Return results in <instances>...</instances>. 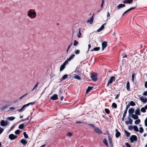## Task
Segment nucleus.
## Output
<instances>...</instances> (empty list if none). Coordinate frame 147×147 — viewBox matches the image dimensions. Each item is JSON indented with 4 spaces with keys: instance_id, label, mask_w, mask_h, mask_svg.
Returning <instances> with one entry per match:
<instances>
[{
    "instance_id": "1",
    "label": "nucleus",
    "mask_w": 147,
    "mask_h": 147,
    "mask_svg": "<svg viewBox=\"0 0 147 147\" xmlns=\"http://www.w3.org/2000/svg\"><path fill=\"white\" fill-rule=\"evenodd\" d=\"M27 16L31 19L35 18L36 16V13L34 10L30 9L27 12Z\"/></svg>"
},
{
    "instance_id": "2",
    "label": "nucleus",
    "mask_w": 147,
    "mask_h": 147,
    "mask_svg": "<svg viewBox=\"0 0 147 147\" xmlns=\"http://www.w3.org/2000/svg\"><path fill=\"white\" fill-rule=\"evenodd\" d=\"M34 102H32L28 103L26 105H24L20 109H19L18 111L19 112H22L25 110L26 107H28L30 105H33L34 104Z\"/></svg>"
},
{
    "instance_id": "3",
    "label": "nucleus",
    "mask_w": 147,
    "mask_h": 147,
    "mask_svg": "<svg viewBox=\"0 0 147 147\" xmlns=\"http://www.w3.org/2000/svg\"><path fill=\"white\" fill-rule=\"evenodd\" d=\"M90 78L94 82H96L97 80V75L95 73H92L90 74Z\"/></svg>"
},
{
    "instance_id": "4",
    "label": "nucleus",
    "mask_w": 147,
    "mask_h": 147,
    "mask_svg": "<svg viewBox=\"0 0 147 147\" xmlns=\"http://www.w3.org/2000/svg\"><path fill=\"white\" fill-rule=\"evenodd\" d=\"M129 140L131 143H133L134 141L136 142L137 141V138L136 136L132 135L130 137Z\"/></svg>"
},
{
    "instance_id": "5",
    "label": "nucleus",
    "mask_w": 147,
    "mask_h": 147,
    "mask_svg": "<svg viewBox=\"0 0 147 147\" xmlns=\"http://www.w3.org/2000/svg\"><path fill=\"white\" fill-rule=\"evenodd\" d=\"M115 79V77L114 76H112L110 78L107 84V86H108L109 84H112L113 81H114Z\"/></svg>"
},
{
    "instance_id": "6",
    "label": "nucleus",
    "mask_w": 147,
    "mask_h": 147,
    "mask_svg": "<svg viewBox=\"0 0 147 147\" xmlns=\"http://www.w3.org/2000/svg\"><path fill=\"white\" fill-rule=\"evenodd\" d=\"M94 131L95 132L98 134H101L102 133L101 130L98 127H95L94 129Z\"/></svg>"
},
{
    "instance_id": "7",
    "label": "nucleus",
    "mask_w": 147,
    "mask_h": 147,
    "mask_svg": "<svg viewBox=\"0 0 147 147\" xmlns=\"http://www.w3.org/2000/svg\"><path fill=\"white\" fill-rule=\"evenodd\" d=\"M9 137L11 140H13L17 138V136L14 135L13 134H11L9 135Z\"/></svg>"
},
{
    "instance_id": "8",
    "label": "nucleus",
    "mask_w": 147,
    "mask_h": 147,
    "mask_svg": "<svg viewBox=\"0 0 147 147\" xmlns=\"http://www.w3.org/2000/svg\"><path fill=\"white\" fill-rule=\"evenodd\" d=\"M134 109L133 108H130L129 109L128 111V113L129 114V115L128 117L131 116L132 115H133V113H134Z\"/></svg>"
},
{
    "instance_id": "9",
    "label": "nucleus",
    "mask_w": 147,
    "mask_h": 147,
    "mask_svg": "<svg viewBox=\"0 0 147 147\" xmlns=\"http://www.w3.org/2000/svg\"><path fill=\"white\" fill-rule=\"evenodd\" d=\"M8 125L7 121H5L4 120H2L1 122V126H5Z\"/></svg>"
},
{
    "instance_id": "10",
    "label": "nucleus",
    "mask_w": 147,
    "mask_h": 147,
    "mask_svg": "<svg viewBox=\"0 0 147 147\" xmlns=\"http://www.w3.org/2000/svg\"><path fill=\"white\" fill-rule=\"evenodd\" d=\"M129 121H125V124L126 125H128L129 124H132L133 120L131 119L130 117H128Z\"/></svg>"
},
{
    "instance_id": "11",
    "label": "nucleus",
    "mask_w": 147,
    "mask_h": 147,
    "mask_svg": "<svg viewBox=\"0 0 147 147\" xmlns=\"http://www.w3.org/2000/svg\"><path fill=\"white\" fill-rule=\"evenodd\" d=\"M107 42L106 41H104L102 43V49L103 50L105 49L107 46Z\"/></svg>"
},
{
    "instance_id": "12",
    "label": "nucleus",
    "mask_w": 147,
    "mask_h": 147,
    "mask_svg": "<svg viewBox=\"0 0 147 147\" xmlns=\"http://www.w3.org/2000/svg\"><path fill=\"white\" fill-rule=\"evenodd\" d=\"M115 131L116 132V134H115V136L116 138H118V137H119L120 135L121 134L120 132H119L118 130L117 129H116L115 130Z\"/></svg>"
},
{
    "instance_id": "13",
    "label": "nucleus",
    "mask_w": 147,
    "mask_h": 147,
    "mask_svg": "<svg viewBox=\"0 0 147 147\" xmlns=\"http://www.w3.org/2000/svg\"><path fill=\"white\" fill-rule=\"evenodd\" d=\"M133 0H125L123 1V3L124 4L131 3L133 1Z\"/></svg>"
},
{
    "instance_id": "14",
    "label": "nucleus",
    "mask_w": 147,
    "mask_h": 147,
    "mask_svg": "<svg viewBox=\"0 0 147 147\" xmlns=\"http://www.w3.org/2000/svg\"><path fill=\"white\" fill-rule=\"evenodd\" d=\"M51 99L53 100H55L58 99V96L56 94H54L50 98Z\"/></svg>"
},
{
    "instance_id": "15",
    "label": "nucleus",
    "mask_w": 147,
    "mask_h": 147,
    "mask_svg": "<svg viewBox=\"0 0 147 147\" xmlns=\"http://www.w3.org/2000/svg\"><path fill=\"white\" fill-rule=\"evenodd\" d=\"M106 24V23H105L103 24L101 27L97 30V31L98 32H100L101 31H102L105 28V25Z\"/></svg>"
},
{
    "instance_id": "16",
    "label": "nucleus",
    "mask_w": 147,
    "mask_h": 147,
    "mask_svg": "<svg viewBox=\"0 0 147 147\" xmlns=\"http://www.w3.org/2000/svg\"><path fill=\"white\" fill-rule=\"evenodd\" d=\"M125 5L124 4H120L117 7L118 9H119L121 8L125 7Z\"/></svg>"
},
{
    "instance_id": "17",
    "label": "nucleus",
    "mask_w": 147,
    "mask_h": 147,
    "mask_svg": "<svg viewBox=\"0 0 147 147\" xmlns=\"http://www.w3.org/2000/svg\"><path fill=\"white\" fill-rule=\"evenodd\" d=\"M93 17L92 16L91 18H90V19L88 20L87 21V22L89 23L90 24H92L93 22Z\"/></svg>"
},
{
    "instance_id": "18",
    "label": "nucleus",
    "mask_w": 147,
    "mask_h": 147,
    "mask_svg": "<svg viewBox=\"0 0 147 147\" xmlns=\"http://www.w3.org/2000/svg\"><path fill=\"white\" fill-rule=\"evenodd\" d=\"M135 113L137 115H141L139 109H136L135 111Z\"/></svg>"
},
{
    "instance_id": "19",
    "label": "nucleus",
    "mask_w": 147,
    "mask_h": 147,
    "mask_svg": "<svg viewBox=\"0 0 147 147\" xmlns=\"http://www.w3.org/2000/svg\"><path fill=\"white\" fill-rule=\"evenodd\" d=\"M108 140L109 144H110V145L111 146H112V144H113L112 142V138L110 136H108Z\"/></svg>"
},
{
    "instance_id": "20",
    "label": "nucleus",
    "mask_w": 147,
    "mask_h": 147,
    "mask_svg": "<svg viewBox=\"0 0 147 147\" xmlns=\"http://www.w3.org/2000/svg\"><path fill=\"white\" fill-rule=\"evenodd\" d=\"M140 99L144 103H146L147 102V99L146 98H144L142 97H140Z\"/></svg>"
},
{
    "instance_id": "21",
    "label": "nucleus",
    "mask_w": 147,
    "mask_h": 147,
    "mask_svg": "<svg viewBox=\"0 0 147 147\" xmlns=\"http://www.w3.org/2000/svg\"><path fill=\"white\" fill-rule=\"evenodd\" d=\"M131 117L134 119H138V117L137 115L135 114H133L131 116Z\"/></svg>"
},
{
    "instance_id": "22",
    "label": "nucleus",
    "mask_w": 147,
    "mask_h": 147,
    "mask_svg": "<svg viewBox=\"0 0 147 147\" xmlns=\"http://www.w3.org/2000/svg\"><path fill=\"white\" fill-rule=\"evenodd\" d=\"M82 29L81 28H79L78 29V33L77 35V36L79 38L81 37L82 34L81 33V30Z\"/></svg>"
},
{
    "instance_id": "23",
    "label": "nucleus",
    "mask_w": 147,
    "mask_h": 147,
    "mask_svg": "<svg viewBox=\"0 0 147 147\" xmlns=\"http://www.w3.org/2000/svg\"><path fill=\"white\" fill-rule=\"evenodd\" d=\"M126 88L128 91H130V84L129 82H127V83Z\"/></svg>"
},
{
    "instance_id": "24",
    "label": "nucleus",
    "mask_w": 147,
    "mask_h": 147,
    "mask_svg": "<svg viewBox=\"0 0 147 147\" xmlns=\"http://www.w3.org/2000/svg\"><path fill=\"white\" fill-rule=\"evenodd\" d=\"M24 127V124L23 123L20 125L18 126V128L20 129H23Z\"/></svg>"
},
{
    "instance_id": "25",
    "label": "nucleus",
    "mask_w": 147,
    "mask_h": 147,
    "mask_svg": "<svg viewBox=\"0 0 147 147\" xmlns=\"http://www.w3.org/2000/svg\"><path fill=\"white\" fill-rule=\"evenodd\" d=\"M65 66L64 64L62 65L60 68L59 70L60 71H62L65 68Z\"/></svg>"
},
{
    "instance_id": "26",
    "label": "nucleus",
    "mask_w": 147,
    "mask_h": 147,
    "mask_svg": "<svg viewBox=\"0 0 147 147\" xmlns=\"http://www.w3.org/2000/svg\"><path fill=\"white\" fill-rule=\"evenodd\" d=\"M74 56H75V55H74V54H73V55H71L69 57V58H68L67 59V60H68L69 61H70L74 57Z\"/></svg>"
},
{
    "instance_id": "27",
    "label": "nucleus",
    "mask_w": 147,
    "mask_h": 147,
    "mask_svg": "<svg viewBox=\"0 0 147 147\" xmlns=\"http://www.w3.org/2000/svg\"><path fill=\"white\" fill-rule=\"evenodd\" d=\"M92 88H93V87L88 86V87L87 89L86 90V93H88L89 92Z\"/></svg>"
},
{
    "instance_id": "28",
    "label": "nucleus",
    "mask_w": 147,
    "mask_h": 147,
    "mask_svg": "<svg viewBox=\"0 0 147 147\" xmlns=\"http://www.w3.org/2000/svg\"><path fill=\"white\" fill-rule=\"evenodd\" d=\"M21 143L22 144L24 145H25L27 143V142L24 139H22L20 141Z\"/></svg>"
},
{
    "instance_id": "29",
    "label": "nucleus",
    "mask_w": 147,
    "mask_h": 147,
    "mask_svg": "<svg viewBox=\"0 0 147 147\" xmlns=\"http://www.w3.org/2000/svg\"><path fill=\"white\" fill-rule=\"evenodd\" d=\"M67 75H64L61 79V80L62 81L67 78Z\"/></svg>"
},
{
    "instance_id": "30",
    "label": "nucleus",
    "mask_w": 147,
    "mask_h": 147,
    "mask_svg": "<svg viewBox=\"0 0 147 147\" xmlns=\"http://www.w3.org/2000/svg\"><path fill=\"white\" fill-rule=\"evenodd\" d=\"M100 49L99 47H95L93 49H92L91 50V51H98Z\"/></svg>"
},
{
    "instance_id": "31",
    "label": "nucleus",
    "mask_w": 147,
    "mask_h": 147,
    "mask_svg": "<svg viewBox=\"0 0 147 147\" xmlns=\"http://www.w3.org/2000/svg\"><path fill=\"white\" fill-rule=\"evenodd\" d=\"M140 122V119H137L135 121V124L136 125H138Z\"/></svg>"
},
{
    "instance_id": "32",
    "label": "nucleus",
    "mask_w": 147,
    "mask_h": 147,
    "mask_svg": "<svg viewBox=\"0 0 147 147\" xmlns=\"http://www.w3.org/2000/svg\"><path fill=\"white\" fill-rule=\"evenodd\" d=\"M103 142L104 144L107 146H108V144L107 142V140L105 139H104L103 140Z\"/></svg>"
},
{
    "instance_id": "33",
    "label": "nucleus",
    "mask_w": 147,
    "mask_h": 147,
    "mask_svg": "<svg viewBox=\"0 0 147 147\" xmlns=\"http://www.w3.org/2000/svg\"><path fill=\"white\" fill-rule=\"evenodd\" d=\"M129 104L130 105V106L131 105L132 106H135L136 105V104L135 102L132 101L130 102Z\"/></svg>"
},
{
    "instance_id": "34",
    "label": "nucleus",
    "mask_w": 147,
    "mask_h": 147,
    "mask_svg": "<svg viewBox=\"0 0 147 147\" xmlns=\"http://www.w3.org/2000/svg\"><path fill=\"white\" fill-rule=\"evenodd\" d=\"M133 129H134V130L138 132L139 131V130L137 126L136 125L134 126Z\"/></svg>"
},
{
    "instance_id": "35",
    "label": "nucleus",
    "mask_w": 147,
    "mask_h": 147,
    "mask_svg": "<svg viewBox=\"0 0 147 147\" xmlns=\"http://www.w3.org/2000/svg\"><path fill=\"white\" fill-rule=\"evenodd\" d=\"M15 118L14 117H9L7 118V119L9 121H12Z\"/></svg>"
},
{
    "instance_id": "36",
    "label": "nucleus",
    "mask_w": 147,
    "mask_h": 147,
    "mask_svg": "<svg viewBox=\"0 0 147 147\" xmlns=\"http://www.w3.org/2000/svg\"><path fill=\"white\" fill-rule=\"evenodd\" d=\"M39 83V82H38L36 84V85L34 86V87H33V88L32 89V91H33V90H35V89H36V88L37 87Z\"/></svg>"
},
{
    "instance_id": "37",
    "label": "nucleus",
    "mask_w": 147,
    "mask_h": 147,
    "mask_svg": "<svg viewBox=\"0 0 147 147\" xmlns=\"http://www.w3.org/2000/svg\"><path fill=\"white\" fill-rule=\"evenodd\" d=\"M112 107H113L115 109L117 108V105L115 102H113L112 103Z\"/></svg>"
},
{
    "instance_id": "38",
    "label": "nucleus",
    "mask_w": 147,
    "mask_h": 147,
    "mask_svg": "<svg viewBox=\"0 0 147 147\" xmlns=\"http://www.w3.org/2000/svg\"><path fill=\"white\" fill-rule=\"evenodd\" d=\"M125 132L127 137H128L130 136V134L129 132L125 130Z\"/></svg>"
},
{
    "instance_id": "39",
    "label": "nucleus",
    "mask_w": 147,
    "mask_h": 147,
    "mask_svg": "<svg viewBox=\"0 0 147 147\" xmlns=\"http://www.w3.org/2000/svg\"><path fill=\"white\" fill-rule=\"evenodd\" d=\"M78 44V42L76 40H74V41L73 45H74V46H76Z\"/></svg>"
},
{
    "instance_id": "40",
    "label": "nucleus",
    "mask_w": 147,
    "mask_h": 147,
    "mask_svg": "<svg viewBox=\"0 0 147 147\" xmlns=\"http://www.w3.org/2000/svg\"><path fill=\"white\" fill-rule=\"evenodd\" d=\"M105 112L107 114H109L110 113L109 110L107 109H105Z\"/></svg>"
},
{
    "instance_id": "41",
    "label": "nucleus",
    "mask_w": 147,
    "mask_h": 147,
    "mask_svg": "<svg viewBox=\"0 0 147 147\" xmlns=\"http://www.w3.org/2000/svg\"><path fill=\"white\" fill-rule=\"evenodd\" d=\"M23 135H24V137L26 138H28V135L26 134V132H24L23 133Z\"/></svg>"
},
{
    "instance_id": "42",
    "label": "nucleus",
    "mask_w": 147,
    "mask_h": 147,
    "mask_svg": "<svg viewBox=\"0 0 147 147\" xmlns=\"http://www.w3.org/2000/svg\"><path fill=\"white\" fill-rule=\"evenodd\" d=\"M74 78L79 80H80L81 79L80 77L78 75L74 77Z\"/></svg>"
},
{
    "instance_id": "43",
    "label": "nucleus",
    "mask_w": 147,
    "mask_h": 147,
    "mask_svg": "<svg viewBox=\"0 0 147 147\" xmlns=\"http://www.w3.org/2000/svg\"><path fill=\"white\" fill-rule=\"evenodd\" d=\"M141 111L143 113H145L146 112V109L145 108L142 107L141 109Z\"/></svg>"
},
{
    "instance_id": "44",
    "label": "nucleus",
    "mask_w": 147,
    "mask_h": 147,
    "mask_svg": "<svg viewBox=\"0 0 147 147\" xmlns=\"http://www.w3.org/2000/svg\"><path fill=\"white\" fill-rule=\"evenodd\" d=\"M140 130L139 132L140 133H142L144 131V129L142 127H140L139 128Z\"/></svg>"
},
{
    "instance_id": "45",
    "label": "nucleus",
    "mask_w": 147,
    "mask_h": 147,
    "mask_svg": "<svg viewBox=\"0 0 147 147\" xmlns=\"http://www.w3.org/2000/svg\"><path fill=\"white\" fill-rule=\"evenodd\" d=\"M63 90L62 89H61V88L60 89L59 91V95H61V94L63 92Z\"/></svg>"
},
{
    "instance_id": "46",
    "label": "nucleus",
    "mask_w": 147,
    "mask_h": 147,
    "mask_svg": "<svg viewBox=\"0 0 147 147\" xmlns=\"http://www.w3.org/2000/svg\"><path fill=\"white\" fill-rule=\"evenodd\" d=\"M20 131L18 129L16 130L15 132V133L16 134H19V133H20Z\"/></svg>"
},
{
    "instance_id": "47",
    "label": "nucleus",
    "mask_w": 147,
    "mask_h": 147,
    "mask_svg": "<svg viewBox=\"0 0 147 147\" xmlns=\"http://www.w3.org/2000/svg\"><path fill=\"white\" fill-rule=\"evenodd\" d=\"M88 125L89 126L91 127H92L94 129L96 127L94 125L92 124H88Z\"/></svg>"
},
{
    "instance_id": "48",
    "label": "nucleus",
    "mask_w": 147,
    "mask_h": 147,
    "mask_svg": "<svg viewBox=\"0 0 147 147\" xmlns=\"http://www.w3.org/2000/svg\"><path fill=\"white\" fill-rule=\"evenodd\" d=\"M136 7H130V8L128 9L129 11H130L131 10H133L134 9H135Z\"/></svg>"
},
{
    "instance_id": "49",
    "label": "nucleus",
    "mask_w": 147,
    "mask_h": 147,
    "mask_svg": "<svg viewBox=\"0 0 147 147\" xmlns=\"http://www.w3.org/2000/svg\"><path fill=\"white\" fill-rule=\"evenodd\" d=\"M72 45V43H71V44L69 45L68 47V48H67V50H66V53H67L68 52V51H69V49L70 48L71 45Z\"/></svg>"
},
{
    "instance_id": "50",
    "label": "nucleus",
    "mask_w": 147,
    "mask_h": 147,
    "mask_svg": "<svg viewBox=\"0 0 147 147\" xmlns=\"http://www.w3.org/2000/svg\"><path fill=\"white\" fill-rule=\"evenodd\" d=\"M125 145L127 147H131L129 144L127 142L125 143Z\"/></svg>"
},
{
    "instance_id": "51",
    "label": "nucleus",
    "mask_w": 147,
    "mask_h": 147,
    "mask_svg": "<svg viewBox=\"0 0 147 147\" xmlns=\"http://www.w3.org/2000/svg\"><path fill=\"white\" fill-rule=\"evenodd\" d=\"M128 128L130 130H132L133 129V127L132 125H130L128 127Z\"/></svg>"
},
{
    "instance_id": "52",
    "label": "nucleus",
    "mask_w": 147,
    "mask_h": 147,
    "mask_svg": "<svg viewBox=\"0 0 147 147\" xmlns=\"http://www.w3.org/2000/svg\"><path fill=\"white\" fill-rule=\"evenodd\" d=\"M80 51L79 50H76L75 51V53L76 54H78L80 53Z\"/></svg>"
},
{
    "instance_id": "53",
    "label": "nucleus",
    "mask_w": 147,
    "mask_h": 147,
    "mask_svg": "<svg viewBox=\"0 0 147 147\" xmlns=\"http://www.w3.org/2000/svg\"><path fill=\"white\" fill-rule=\"evenodd\" d=\"M68 61H69L68 60H67V59L63 63V64L65 65V66L68 63Z\"/></svg>"
},
{
    "instance_id": "54",
    "label": "nucleus",
    "mask_w": 147,
    "mask_h": 147,
    "mask_svg": "<svg viewBox=\"0 0 147 147\" xmlns=\"http://www.w3.org/2000/svg\"><path fill=\"white\" fill-rule=\"evenodd\" d=\"M72 135V134L71 132H68L67 134V136L68 137H71Z\"/></svg>"
},
{
    "instance_id": "55",
    "label": "nucleus",
    "mask_w": 147,
    "mask_h": 147,
    "mask_svg": "<svg viewBox=\"0 0 147 147\" xmlns=\"http://www.w3.org/2000/svg\"><path fill=\"white\" fill-rule=\"evenodd\" d=\"M144 123L145 126L147 127V117L146 118L144 121Z\"/></svg>"
},
{
    "instance_id": "56",
    "label": "nucleus",
    "mask_w": 147,
    "mask_h": 147,
    "mask_svg": "<svg viewBox=\"0 0 147 147\" xmlns=\"http://www.w3.org/2000/svg\"><path fill=\"white\" fill-rule=\"evenodd\" d=\"M127 111L126 110H125L124 111V113L123 114V117L124 116L125 117V116L126 115L127 113Z\"/></svg>"
},
{
    "instance_id": "57",
    "label": "nucleus",
    "mask_w": 147,
    "mask_h": 147,
    "mask_svg": "<svg viewBox=\"0 0 147 147\" xmlns=\"http://www.w3.org/2000/svg\"><path fill=\"white\" fill-rule=\"evenodd\" d=\"M134 74H133L132 75L131 78H132V80L133 82H134Z\"/></svg>"
},
{
    "instance_id": "58",
    "label": "nucleus",
    "mask_w": 147,
    "mask_h": 147,
    "mask_svg": "<svg viewBox=\"0 0 147 147\" xmlns=\"http://www.w3.org/2000/svg\"><path fill=\"white\" fill-rule=\"evenodd\" d=\"M4 129L0 127V135L1 134V133L3 131Z\"/></svg>"
},
{
    "instance_id": "59",
    "label": "nucleus",
    "mask_w": 147,
    "mask_h": 147,
    "mask_svg": "<svg viewBox=\"0 0 147 147\" xmlns=\"http://www.w3.org/2000/svg\"><path fill=\"white\" fill-rule=\"evenodd\" d=\"M129 107L130 105L128 104L127 105L125 110H126L127 111V109H128V108Z\"/></svg>"
},
{
    "instance_id": "60",
    "label": "nucleus",
    "mask_w": 147,
    "mask_h": 147,
    "mask_svg": "<svg viewBox=\"0 0 147 147\" xmlns=\"http://www.w3.org/2000/svg\"><path fill=\"white\" fill-rule=\"evenodd\" d=\"M143 95L144 96H146L147 95V91H145L143 93Z\"/></svg>"
},
{
    "instance_id": "61",
    "label": "nucleus",
    "mask_w": 147,
    "mask_h": 147,
    "mask_svg": "<svg viewBox=\"0 0 147 147\" xmlns=\"http://www.w3.org/2000/svg\"><path fill=\"white\" fill-rule=\"evenodd\" d=\"M110 16V14L109 12H108L107 13V17L108 18Z\"/></svg>"
},
{
    "instance_id": "62",
    "label": "nucleus",
    "mask_w": 147,
    "mask_h": 147,
    "mask_svg": "<svg viewBox=\"0 0 147 147\" xmlns=\"http://www.w3.org/2000/svg\"><path fill=\"white\" fill-rule=\"evenodd\" d=\"M145 87L146 88H147V81H146L145 83Z\"/></svg>"
},
{
    "instance_id": "63",
    "label": "nucleus",
    "mask_w": 147,
    "mask_h": 147,
    "mask_svg": "<svg viewBox=\"0 0 147 147\" xmlns=\"http://www.w3.org/2000/svg\"><path fill=\"white\" fill-rule=\"evenodd\" d=\"M91 45L90 44H89V45H88V51L87 52H88V51H89V49L91 48Z\"/></svg>"
},
{
    "instance_id": "64",
    "label": "nucleus",
    "mask_w": 147,
    "mask_h": 147,
    "mask_svg": "<svg viewBox=\"0 0 147 147\" xmlns=\"http://www.w3.org/2000/svg\"><path fill=\"white\" fill-rule=\"evenodd\" d=\"M119 94L116 95V96L115 97V99H117L118 98V97H119Z\"/></svg>"
}]
</instances>
